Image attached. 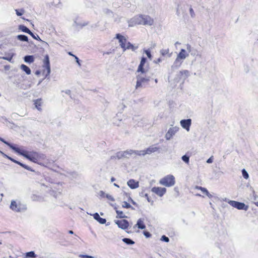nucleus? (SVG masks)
I'll use <instances>...</instances> for the list:
<instances>
[{
  "instance_id": "f257e3e1",
  "label": "nucleus",
  "mask_w": 258,
  "mask_h": 258,
  "mask_svg": "<svg viewBox=\"0 0 258 258\" xmlns=\"http://www.w3.org/2000/svg\"><path fill=\"white\" fill-rule=\"evenodd\" d=\"M19 154L24 156L26 159L30 161L37 163L41 164V162L44 161L46 158L45 155L37 152H30L28 153L26 151H22L19 149V151L18 152Z\"/></svg>"
},
{
  "instance_id": "f03ea898",
  "label": "nucleus",
  "mask_w": 258,
  "mask_h": 258,
  "mask_svg": "<svg viewBox=\"0 0 258 258\" xmlns=\"http://www.w3.org/2000/svg\"><path fill=\"white\" fill-rule=\"evenodd\" d=\"M138 155V150H127L124 151H119L116 153L115 156L111 157V159L122 158H129L130 157L133 156L135 157Z\"/></svg>"
},
{
  "instance_id": "7ed1b4c3",
  "label": "nucleus",
  "mask_w": 258,
  "mask_h": 258,
  "mask_svg": "<svg viewBox=\"0 0 258 258\" xmlns=\"http://www.w3.org/2000/svg\"><path fill=\"white\" fill-rule=\"evenodd\" d=\"M189 55L184 49H181L180 51L177 54V57L174 60L173 65L172 66V69H177L181 65L183 60H184Z\"/></svg>"
},
{
  "instance_id": "20e7f679",
  "label": "nucleus",
  "mask_w": 258,
  "mask_h": 258,
  "mask_svg": "<svg viewBox=\"0 0 258 258\" xmlns=\"http://www.w3.org/2000/svg\"><path fill=\"white\" fill-rule=\"evenodd\" d=\"M160 184L167 187H170L175 184V178L172 175H168L159 181Z\"/></svg>"
},
{
  "instance_id": "39448f33",
  "label": "nucleus",
  "mask_w": 258,
  "mask_h": 258,
  "mask_svg": "<svg viewBox=\"0 0 258 258\" xmlns=\"http://www.w3.org/2000/svg\"><path fill=\"white\" fill-rule=\"evenodd\" d=\"M144 74L139 75L137 76V84L136 86V89L141 87L143 85L147 83L150 80V77L146 75L143 76Z\"/></svg>"
},
{
  "instance_id": "423d86ee",
  "label": "nucleus",
  "mask_w": 258,
  "mask_h": 258,
  "mask_svg": "<svg viewBox=\"0 0 258 258\" xmlns=\"http://www.w3.org/2000/svg\"><path fill=\"white\" fill-rule=\"evenodd\" d=\"M43 62V68L44 70L42 73L43 75H45V78H46L50 73V65L48 55L46 54L45 55Z\"/></svg>"
},
{
  "instance_id": "0eeeda50",
  "label": "nucleus",
  "mask_w": 258,
  "mask_h": 258,
  "mask_svg": "<svg viewBox=\"0 0 258 258\" xmlns=\"http://www.w3.org/2000/svg\"><path fill=\"white\" fill-rule=\"evenodd\" d=\"M159 149V148L156 146L155 145L150 146L146 150L138 151V156H145L146 154H151L153 153L157 152Z\"/></svg>"
},
{
  "instance_id": "6e6552de",
  "label": "nucleus",
  "mask_w": 258,
  "mask_h": 258,
  "mask_svg": "<svg viewBox=\"0 0 258 258\" xmlns=\"http://www.w3.org/2000/svg\"><path fill=\"white\" fill-rule=\"evenodd\" d=\"M143 15H137L128 21V26L133 27L136 25H143Z\"/></svg>"
},
{
  "instance_id": "1a4fd4ad",
  "label": "nucleus",
  "mask_w": 258,
  "mask_h": 258,
  "mask_svg": "<svg viewBox=\"0 0 258 258\" xmlns=\"http://www.w3.org/2000/svg\"><path fill=\"white\" fill-rule=\"evenodd\" d=\"M228 203L233 207L238 210H247L248 206L245 205V204L235 201H229Z\"/></svg>"
},
{
  "instance_id": "9d476101",
  "label": "nucleus",
  "mask_w": 258,
  "mask_h": 258,
  "mask_svg": "<svg viewBox=\"0 0 258 258\" xmlns=\"http://www.w3.org/2000/svg\"><path fill=\"white\" fill-rule=\"evenodd\" d=\"M10 208L13 211L17 212H22L26 209L25 206L22 205L20 203L17 204V203L14 201H12L10 205Z\"/></svg>"
},
{
  "instance_id": "9b49d317",
  "label": "nucleus",
  "mask_w": 258,
  "mask_h": 258,
  "mask_svg": "<svg viewBox=\"0 0 258 258\" xmlns=\"http://www.w3.org/2000/svg\"><path fill=\"white\" fill-rule=\"evenodd\" d=\"M2 155H3V156L5 158H7L8 159H9V160H10L11 161H12V162L19 165L20 166H21V167L24 168L25 169L28 170H29V171H31L32 172H34V170L32 169L30 167L18 161H17L16 160H15L14 159L11 158V157H9V156H8L7 155L5 154V153H3V152H1Z\"/></svg>"
},
{
  "instance_id": "f8f14e48",
  "label": "nucleus",
  "mask_w": 258,
  "mask_h": 258,
  "mask_svg": "<svg viewBox=\"0 0 258 258\" xmlns=\"http://www.w3.org/2000/svg\"><path fill=\"white\" fill-rule=\"evenodd\" d=\"M191 119H182L180 121V124L183 128L188 132L191 125Z\"/></svg>"
},
{
  "instance_id": "ddd939ff",
  "label": "nucleus",
  "mask_w": 258,
  "mask_h": 258,
  "mask_svg": "<svg viewBox=\"0 0 258 258\" xmlns=\"http://www.w3.org/2000/svg\"><path fill=\"white\" fill-rule=\"evenodd\" d=\"M151 191L158 196L161 197L165 194L166 189L165 187H153L151 189Z\"/></svg>"
},
{
  "instance_id": "4468645a",
  "label": "nucleus",
  "mask_w": 258,
  "mask_h": 258,
  "mask_svg": "<svg viewBox=\"0 0 258 258\" xmlns=\"http://www.w3.org/2000/svg\"><path fill=\"white\" fill-rule=\"evenodd\" d=\"M115 223L118 227L122 229H126L129 226V223L126 220H116Z\"/></svg>"
},
{
  "instance_id": "2eb2a0df",
  "label": "nucleus",
  "mask_w": 258,
  "mask_h": 258,
  "mask_svg": "<svg viewBox=\"0 0 258 258\" xmlns=\"http://www.w3.org/2000/svg\"><path fill=\"white\" fill-rule=\"evenodd\" d=\"M116 38L118 40L119 42L120 43V45L123 49V51L125 50V45L127 43V41L125 37L120 34H117L116 35Z\"/></svg>"
},
{
  "instance_id": "dca6fc26",
  "label": "nucleus",
  "mask_w": 258,
  "mask_h": 258,
  "mask_svg": "<svg viewBox=\"0 0 258 258\" xmlns=\"http://www.w3.org/2000/svg\"><path fill=\"white\" fill-rule=\"evenodd\" d=\"M143 25L151 26L153 24V19L148 15H143Z\"/></svg>"
},
{
  "instance_id": "f3484780",
  "label": "nucleus",
  "mask_w": 258,
  "mask_h": 258,
  "mask_svg": "<svg viewBox=\"0 0 258 258\" xmlns=\"http://www.w3.org/2000/svg\"><path fill=\"white\" fill-rule=\"evenodd\" d=\"M146 58L145 57H142L141 58V60L140 61V63L138 67L137 72H141L142 74H145L146 71L144 69V66L146 62Z\"/></svg>"
},
{
  "instance_id": "a211bd4d",
  "label": "nucleus",
  "mask_w": 258,
  "mask_h": 258,
  "mask_svg": "<svg viewBox=\"0 0 258 258\" xmlns=\"http://www.w3.org/2000/svg\"><path fill=\"white\" fill-rule=\"evenodd\" d=\"M127 185L132 189H136L139 186V183L135 180L131 179L127 182Z\"/></svg>"
},
{
  "instance_id": "6ab92c4d",
  "label": "nucleus",
  "mask_w": 258,
  "mask_h": 258,
  "mask_svg": "<svg viewBox=\"0 0 258 258\" xmlns=\"http://www.w3.org/2000/svg\"><path fill=\"white\" fill-rule=\"evenodd\" d=\"M91 215H93L94 218L101 224H104L106 222V219L101 218L98 213H95L93 215L91 214Z\"/></svg>"
},
{
  "instance_id": "aec40b11",
  "label": "nucleus",
  "mask_w": 258,
  "mask_h": 258,
  "mask_svg": "<svg viewBox=\"0 0 258 258\" xmlns=\"http://www.w3.org/2000/svg\"><path fill=\"white\" fill-rule=\"evenodd\" d=\"M0 141L8 145L11 148L12 150L15 151L16 153H18V152L19 151V148L16 147L13 144L9 143L8 142L5 141L4 139L0 137Z\"/></svg>"
},
{
  "instance_id": "412c9836",
  "label": "nucleus",
  "mask_w": 258,
  "mask_h": 258,
  "mask_svg": "<svg viewBox=\"0 0 258 258\" xmlns=\"http://www.w3.org/2000/svg\"><path fill=\"white\" fill-rule=\"evenodd\" d=\"M135 226L138 227V228L140 229H145L146 225L144 223V219L141 218L138 219Z\"/></svg>"
},
{
  "instance_id": "4be33fe9",
  "label": "nucleus",
  "mask_w": 258,
  "mask_h": 258,
  "mask_svg": "<svg viewBox=\"0 0 258 258\" xmlns=\"http://www.w3.org/2000/svg\"><path fill=\"white\" fill-rule=\"evenodd\" d=\"M179 130L178 126H175L170 127L168 131V132L172 136H174Z\"/></svg>"
},
{
  "instance_id": "5701e85b",
  "label": "nucleus",
  "mask_w": 258,
  "mask_h": 258,
  "mask_svg": "<svg viewBox=\"0 0 258 258\" xmlns=\"http://www.w3.org/2000/svg\"><path fill=\"white\" fill-rule=\"evenodd\" d=\"M68 176L72 179H76L79 178V174L75 171L68 172Z\"/></svg>"
},
{
  "instance_id": "b1692460",
  "label": "nucleus",
  "mask_w": 258,
  "mask_h": 258,
  "mask_svg": "<svg viewBox=\"0 0 258 258\" xmlns=\"http://www.w3.org/2000/svg\"><path fill=\"white\" fill-rule=\"evenodd\" d=\"M20 69L25 72L27 75L31 74V71L30 69L25 64H21L20 66Z\"/></svg>"
},
{
  "instance_id": "393cba45",
  "label": "nucleus",
  "mask_w": 258,
  "mask_h": 258,
  "mask_svg": "<svg viewBox=\"0 0 258 258\" xmlns=\"http://www.w3.org/2000/svg\"><path fill=\"white\" fill-rule=\"evenodd\" d=\"M34 101L35 108H37L39 111L41 110L40 106H41L42 104V99H38L34 100Z\"/></svg>"
},
{
  "instance_id": "a878e982",
  "label": "nucleus",
  "mask_w": 258,
  "mask_h": 258,
  "mask_svg": "<svg viewBox=\"0 0 258 258\" xmlns=\"http://www.w3.org/2000/svg\"><path fill=\"white\" fill-rule=\"evenodd\" d=\"M24 60L25 62L30 63L34 61V58L33 55H26L24 57Z\"/></svg>"
},
{
  "instance_id": "bb28decb",
  "label": "nucleus",
  "mask_w": 258,
  "mask_h": 258,
  "mask_svg": "<svg viewBox=\"0 0 258 258\" xmlns=\"http://www.w3.org/2000/svg\"><path fill=\"white\" fill-rule=\"evenodd\" d=\"M137 46H134L132 44H131L130 42H127L125 45V50L126 49H132L133 51H135L136 49H137Z\"/></svg>"
},
{
  "instance_id": "cd10ccee",
  "label": "nucleus",
  "mask_w": 258,
  "mask_h": 258,
  "mask_svg": "<svg viewBox=\"0 0 258 258\" xmlns=\"http://www.w3.org/2000/svg\"><path fill=\"white\" fill-rule=\"evenodd\" d=\"M19 29L25 33H27L28 34L31 33V31L26 26L24 25H19Z\"/></svg>"
},
{
  "instance_id": "c85d7f7f",
  "label": "nucleus",
  "mask_w": 258,
  "mask_h": 258,
  "mask_svg": "<svg viewBox=\"0 0 258 258\" xmlns=\"http://www.w3.org/2000/svg\"><path fill=\"white\" fill-rule=\"evenodd\" d=\"M17 38L18 40L22 41H28V38L27 36L25 35H18L17 36Z\"/></svg>"
},
{
  "instance_id": "c756f323",
  "label": "nucleus",
  "mask_w": 258,
  "mask_h": 258,
  "mask_svg": "<svg viewBox=\"0 0 258 258\" xmlns=\"http://www.w3.org/2000/svg\"><path fill=\"white\" fill-rule=\"evenodd\" d=\"M122 241L127 245H132L135 243V242L130 238H124Z\"/></svg>"
},
{
  "instance_id": "7c9ffc66",
  "label": "nucleus",
  "mask_w": 258,
  "mask_h": 258,
  "mask_svg": "<svg viewBox=\"0 0 258 258\" xmlns=\"http://www.w3.org/2000/svg\"><path fill=\"white\" fill-rule=\"evenodd\" d=\"M116 213L117 214V217L119 218H126V216L123 214L122 211L116 210Z\"/></svg>"
},
{
  "instance_id": "2f4dec72",
  "label": "nucleus",
  "mask_w": 258,
  "mask_h": 258,
  "mask_svg": "<svg viewBox=\"0 0 258 258\" xmlns=\"http://www.w3.org/2000/svg\"><path fill=\"white\" fill-rule=\"evenodd\" d=\"M182 160L185 163L188 164L189 162V156L187 155H184L181 157Z\"/></svg>"
},
{
  "instance_id": "473e14b6",
  "label": "nucleus",
  "mask_w": 258,
  "mask_h": 258,
  "mask_svg": "<svg viewBox=\"0 0 258 258\" xmlns=\"http://www.w3.org/2000/svg\"><path fill=\"white\" fill-rule=\"evenodd\" d=\"M179 73L181 75H184L185 78H187L190 75V73L188 70H182L180 71Z\"/></svg>"
},
{
  "instance_id": "72a5a7b5",
  "label": "nucleus",
  "mask_w": 258,
  "mask_h": 258,
  "mask_svg": "<svg viewBox=\"0 0 258 258\" xmlns=\"http://www.w3.org/2000/svg\"><path fill=\"white\" fill-rule=\"evenodd\" d=\"M190 55L193 56H199V52L197 49L194 48L192 49V51L190 52Z\"/></svg>"
},
{
  "instance_id": "f704fd0d",
  "label": "nucleus",
  "mask_w": 258,
  "mask_h": 258,
  "mask_svg": "<svg viewBox=\"0 0 258 258\" xmlns=\"http://www.w3.org/2000/svg\"><path fill=\"white\" fill-rule=\"evenodd\" d=\"M26 256L29 257L35 258L36 257V254H35V252L33 251H29L26 253Z\"/></svg>"
},
{
  "instance_id": "c9c22d12",
  "label": "nucleus",
  "mask_w": 258,
  "mask_h": 258,
  "mask_svg": "<svg viewBox=\"0 0 258 258\" xmlns=\"http://www.w3.org/2000/svg\"><path fill=\"white\" fill-rule=\"evenodd\" d=\"M169 49H162L160 50V52L162 56H165L169 53Z\"/></svg>"
},
{
  "instance_id": "e433bc0d",
  "label": "nucleus",
  "mask_w": 258,
  "mask_h": 258,
  "mask_svg": "<svg viewBox=\"0 0 258 258\" xmlns=\"http://www.w3.org/2000/svg\"><path fill=\"white\" fill-rule=\"evenodd\" d=\"M122 207L123 208H132V209H134V208H133L131 205L130 204H128L127 202H123V204H122Z\"/></svg>"
},
{
  "instance_id": "4c0bfd02",
  "label": "nucleus",
  "mask_w": 258,
  "mask_h": 258,
  "mask_svg": "<svg viewBox=\"0 0 258 258\" xmlns=\"http://www.w3.org/2000/svg\"><path fill=\"white\" fill-rule=\"evenodd\" d=\"M242 174L243 177L245 179H247L248 178V177H249L248 174L244 169H242Z\"/></svg>"
},
{
  "instance_id": "58836bf2",
  "label": "nucleus",
  "mask_w": 258,
  "mask_h": 258,
  "mask_svg": "<svg viewBox=\"0 0 258 258\" xmlns=\"http://www.w3.org/2000/svg\"><path fill=\"white\" fill-rule=\"evenodd\" d=\"M144 52L146 53V54L149 59H152V56L151 53V51L149 49L145 50Z\"/></svg>"
},
{
  "instance_id": "ea45409f",
  "label": "nucleus",
  "mask_w": 258,
  "mask_h": 258,
  "mask_svg": "<svg viewBox=\"0 0 258 258\" xmlns=\"http://www.w3.org/2000/svg\"><path fill=\"white\" fill-rule=\"evenodd\" d=\"M160 240L166 242H168L169 241V238L164 235L161 236Z\"/></svg>"
},
{
  "instance_id": "a19ab883",
  "label": "nucleus",
  "mask_w": 258,
  "mask_h": 258,
  "mask_svg": "<svg viewBox=\"0 0 258 258\" xmlns=\"http://www.w3.org/2000/svg\"><path fill=\"white\" fill-rule=\"evenodd\" d=\"M29 34H30L35 39L41 40L38 35H35L31 31Z\"/></svg>"
},
{
  "instance_id": "79ce46f5",
  "label": "nucleus",
  "mask_w": 258,
  "mask_h": 258,
  "mask_svg": "<svg viewBox=\"0 0 258 258\" xmlns=\"http://www.w3.org/2000/svg\"><path fill=\"white\" fill-rule=\"evenodd\" d=\"M15 11H16V14L17 16H22L23 13H24V10H15Z\"/></svg>"
},
{
  "instance_id": "37998d69",
  "label": "nucleus",
  "mask_w": 258,
  "mask_h": 258,
  "mask_svg": "<svg viewBox=\"0 0 258 258\" xmlns=\"http://www.w3.org/2000/svg\"><path fill=\"white\" fill-rule=\"evenodd\" d=\"M79 257L81 258H94V256L87 254H80Z\"/></svg>"
},
{
  "instance_id": "c03bdc74",
  "label": "nucleus",
  "mask_w": 258,
  "mask_h": 258,
  "mask_svg": "<svg viewBox=\"0 0 258 258\" xmlns=\"http://www.w3.org/2000/svg\"><path fill=\"white\" fill-rule=\"evenodd\" d=\"M105 197H106L108 200H110V201H114V200H114V198H113L112 196H111V195H108V194H106V195H105Z\"/></svg>"
},
{
  "instance_id": "a18cd8bd",
  "label": "nucleus",
  "mask_w": 258,
  "mask_h": 258,
  "mask_svg": "<svg viewBox=\"0 0 258 258\" xmlns=\"http://www.w3.org/2000/svg\"><path fill=\"white\" fill-rule=\"evenodd\" d=\"M173 137L169 133L167 132V133L165 135V138L167 140H169L171 139V138Z\"/></svg>"
},
{
  "instance_id": "49530a36",
  "label": "nucleus",
  "mask_w": 258,
  "mask_h": 258,
  "mask_svg": "<svg viewBox=\"0 0 258 258\" xmlns=\"http://www.w3.org/2000/svg\"><path fill=\"white\" fill-rule=\"evenodd\" d=\"M73 57H74L75 59H76V62L77 63L78 66L79 67H81V62H80L81 61L79 59V58L77 56H76V55H73Z\"/></svg>"
},
{
  "instance_id": "de8ad7c7",
  "label": "nucleus",
  "mask_w": 258,
  "mask_h": 258,
  "mask_svg": "<svg viewBox=\"0 0 258 258\" xmlns=\"http://www.w3.org/2000/svg\"><path fill=\"white\" fill-rule=\"evenodd\" d=\"M194 48H192L191 45L189 44H186V49L188 51V52H190L192 51V49H193Z\"/></svg>"
},
{
  "instance_id": "09e8293b",
  "label": "nucleus",
  "mask_w": 258,
  "mask_h": 258,
  "mask_svg": "<svg viewBox=\"0 0 258 258\" xmlns=\"http://www.w3.org/2000/svg\"><path fill=\"white\" fill-rule=\"evenodd\" d=\"M189 13H190V16L192 18H194L195 16V14L194 13V11L191 8H190L189 9Z\"/></svg>"
},
{
  "instance_id": "8fccbe9b",
  "label": "nucleus",
  "mask_w": 258,
  "mask_h": 258,
  "mask_svg": "<svg viewBox=\"0 0 258 258\" xmlns=\"http://www.w3.org/2000/svg\"><path fill=\"white\" fill-rule=\"evenodd\" d=\"M143 233L144 235L147 238L150 237L151 236L150 233L148 231H144Z\"/></svg>"
},
{
  "instance_id": "3c124183",
  "label": "nucleus",
  "mask_w": 258,
  "mask_h": 258,
  "mask_svg": "<svg viewBox=\"0 0 258 258\" xmlns=\"http://www.w3.org/2000/svg\"><path fill=\"white\" fill-rule=\"evenodd\" d=\"M79 238V236H78L77 235H75L73 237V241L72 242L73 243H76L78 241V238Z\"/></svg>"
},
{
  "instance_id": "603ef678",
  "label": "nucleus",
  "mask_w": 258,
  "mask_h": 258,
  "mask_svg": "<svg viewBox=\"0 0 258 258\" xmlns=\"http://www.w3.org/2000/svg\"><path fill=\"white\" fill-rule=\"evenodd\" d=\"M99 196L102 198L105 197V195H106L103 191L101 190L99 192Z\"/></svg>"
},
{
  "instance_id": "864d4df0",
  "label": "nucleus",
  "mask_w": 258,
  "mask_h": 258,
  "mask_svg": "<svg viewBox=\"0 0 258 258\" xmlns=\"http://www.w3.org/2000/svg\"><path fill=\"white\" fill-rule=\"evenodd\" d=\"M213 162V156H212L211 157H210L207 160V163H212V162Z\"/></svg>"
},
{
  "instance_id": "5fc2aeb1",
  "label": "nucleus",
  "mask_w": 258,
  "mask_h": 258,
  "mask_svg": "<svg viewBox=\"0 0 258 258\" xmlns=\"http://www.w3.org/2000/svg\"><path fill=\"white\" fill-rule=\"evenodd\" d=\"M142 196H144L145 197V198L147 199V201L149 202H150V200L148 197V194H145L144 195L143 194V193H142Z\"/></svg>"
},
{
  "instance_id": "6e6d98bb",
  "label": "nucleus",
  "mask_w": 258,
  "mask_h": 258,
  "mask_svg": "<svg viewBox=\"0 0 258 258\" xmlns=\"http://www.w3.org/2000/svg\"><path fill=\"white\" fill-rule=\"evenodd\" d=\"M205 187H202V186H195V188L197 189H198V190H201V191H203V190L204 189Z\"/></svg>"
},
{
  "instance_id": "4d7b16f0",
  "label": "nucleus",
  "mask_w": 258,
  "mask_h": 258,
  "mask_svg": "<svg viewBox=\"0 0 258 258\" xmlns=\"http://www.w3.org/2000/svg\"><path fill=\"white\" fill-rule=\"evenodd\" d=\"M129 201H130L134 205L137 206V203L131 197H129Z\"/></svg>"
},
{
  "instance_id": "13d9d810",
  "label": "nucleus",
  "mask_w": 258,
  "mask_h": 258,
  "mask_svg": "<svg viewBox=\"0 0 258 258\" xmlns=\"http://www.w3.org/2000/svg\"><path fill=\"white\" fill-rule=\"evenodd\" d=\"M3 58L9 61H11L12 59V56L4 57Z\"/></svg>"
},
{
  "instance_id": "bf43d9fd",
  "label": "nucleus",
  "mask_w": 258,
  "mask_h": 258,
  "mask_svg": "<svg viewBox=\"0 0 258 258\" xmlns=\"http://www.w3.org/2000/svg\"><path fill=\"white\" fill-rule=\"evenodd\" d=\"M204 194L207 195L209 191L208 190H207V188H206L205 187L204 188V189L203 190V191H202Z\"/></svg>"
},
{
  "instance_id": "052dcab7",
  "label": "nucleus",
  "mask_w": 258,
  "mask_h": 258,
  "mask_svg": "<svg viewBox=\"0 0 258 258\" xmlns=\"http://www.w3.org/2000/svg\"><path fill=\"white\" fill-rule=\"evenodd\" d=\"M162 61V59L161 58H158L157 60H155L154 62L155 63H158Z\"/></svg>"
},
{
  "instance_id": "680f3d73",
  "label": "nucleus",
  "mask_w": 258,
  "mask_h": 258,
  "mask_svg": "<svg viewBox=\"0 0 258 258\" xmlns=\"http://www.w3.org/2000/svg\"><path fill=\"white\" fill-rule=\"evenodd\" d=\"M206 196L210 199H211L213 197V195L211 194L209 192Z\"/></svg>"
},
{
  "instance_id": "e2e57ef3",
  "label": "nucleus",
  "mask_w": 258,
  "mask_h": 258,
  "mask_svg": "<svg viewBox=\"0 0 258 258\" xmlns=\"http://www.w3.org/2000/svg\"><path fill=\"white\" fill-rule=\"evenodd\" d=\"M115 180V178H114L113 177H111V182H113V181H114Z\"/></svg>"
},
{
  "instance_id": "0e129e2a",
  "label": "nucleus",
  "mask_w": 258,
  "mask_h": 258,
  "mask_svg": "<svg viewBox=\"0 0 258 258\" xmlns=\"http://www.w3.org/2000/svg\"><path fill=\"white\" fill-rule=\"evenodd\" d=\"M196 196H197V197H204V196H202L201 194H197L196 195Z\"/></svg>"
},
{
  "instance_id": "69168bd1",
  "label": "nucleus",
  "mask_w": 258,
  "mask_h": 258,
  "mask_svg": "<svg viewBox=\"0 0 258 258\" xmlns=\"http://www.w3.org/2000/svg\"><path fill=\"white\" fill-rule=\"evenodd\" d=\"M70 92H71V91L70 90L66 91V94L70 95Z\"/></svg>"
},
{
  "instance_id": "338daca9",
  "label": "nucleus",
  "mask_w": 258,
  "mask_h": 258,
  "mask_svg": "<svg viewBox=\"0 0 258 258\" xmlns=\"http://www.w3.org/2000/svg\"><path fill=\"white\" fill-rule=\"evenodd\" d=\"M69 233L71 234H74V232L72 230L69 231Z\"/></svg>"
},
{
  "instance_id": "774afa93",
  "label": "nucleus",
  "mask_w": 258,
  "mask_h": 258,
  "mask_svg": "<svg viewBox=\"0 0 258 258\" xmlns=\"http://www.w3.org/2000/svg\"><path fill=\"white\" fill-rule=\"evenodd\" d=\"M40 73V72L39 71H37L35 73L36 75H39Z\"/></svg>"
}]
</instances>
